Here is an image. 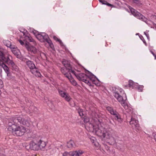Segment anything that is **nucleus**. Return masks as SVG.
Masks as SVG:
<instances>
[{
  "label": "nucleus",
  "mask_w": 156,
  "mask_h": 156,
  "mask_svg": "<svg viewBox=\"0 0 156 156\" xmlns=\"http://www.w3.org/2000/svg\"><path fill=\"white\" fill-rule=\"evenodd\" d=\"M2 66L5 72L7 73V76L9 77L10 76V73H9V68L5 64H2Z\"/></svg>",
  "instance_id": "nucleus-20"
},
{
  "label": "nucleus",
  "mask_w": 156,
  "mask_h": 156,
  "mask_svg": "<svg viewBox=\"0 0 156 156\" xmlns=\"http://www.w3.org/2000/svg\"><path fill=\"white\" fill-rule=\"evenodd\" d=\"M71 72L72 73H73L75 75V74H76L75 73V72H74V71L73 70H71Z\"/></svg>",
  "instance_id": "nucleus-48"
},
{
  "label": "nucleus",
  "mask_w": 156,
  "mask_h": 156,
  "mask_svg": "<svg viewBox=\"0 0 156 156\" xmlns=\"http://www.w3.org/2000/svg\"><path fill=\"white\" fill-rule=\"evenodd\" d=\"M100 2H102L103 1H102L101 0H99Z\"/></svg>",
  "instance_id": "nucleus-52"
},
{
  "label": "nucleus",
  "mask_w": 156,
  "mask_h": 156,
  "mask_svg": "<svg viewBox=\"0 0 156 156\" xmlns=\"http://www.w3.org/2000/svg\"><path fill=\"white\" fill-rule=\"evenodd\" d=\"M144 34L147 36V37L148 38V36H147V34L145 33V32H144Z\"/></svg>",
  "instance_id": "nucleus-51"
},
{
  "label": "nucleus",
  "mask_w": 156,
  "mask_h": 156,
  "mask_svg": "<svg viewBox=\"0 0 156 156\" xmlns=\"http://www.w3.org/2000/svg\"><path fill=\"white\" fill-rule=\"evenodd\" d=\"M53 38L56 41H57V40L58 39L57 37L55 36H54L53 37Z\"/></svg>",
  "instance_id": "nucleus-41"
},
{
  "label": "nucleus",
  "mask_w": 156,
  "mask_h": 156,
  "mask_svg": "<svg viewBox=\"0 0 156 156\" xmlns=\"http://www.w3.org/2000/svg\"><path fill=\"white\" fill-rule=\"evenodd\" d=\"M41 76V75L40 73V76H39V77H40Z\"/></svg>",
  "instance_id": "nucleus-54"
},
{
  "label": "nucleus",
  "mask_w": 156,
  "mask_h": 156,
  "mask_svg": "<svg viewBox=\"0 0 156 156\" xmlns=\"http://www.w3.org/2000/svg\"><path fill=\"white\" fill-rule=\"evenodd\" d=\"M94 145L95 146H97V145H96V144H94Z\"/></svg>",
  "instance_id": "nucleus-55"
},
{
  "label": "nucleus",
  "mask_w": 156,
  "mask_h": 156,
  "mask_svg": "<svg viewBox=\"0 0 156 156\" xmlns=\"http://www.w3.org/2000/svg\"><path fill=\"white\" fill-rule=\"evenodd\" d=\"M77 79L80 81H83V79L87 78V76L85 74L81 73L79 74H75Z\"/></svg>",
  "instance_id": "nucleus-15"
},
{
  "label": "nucleus",
  "mask_w": 156,
  "mask_h": 156,
  "mask_svg": "<svg viewBox=\"0 0 156 156\" xmlns=\"http://www.w3.org/2000/svg\"><path fill=\"white\" fill-rule=\"evenodd\" d=\"M95 130L93 133H95L97 136L100 137L105 138L108 132L103 128H99L98 126L95 127Z\"/></svg>",
  "instance_id": "nucleus-5"
},
{
  "label": "nucleus",
  "mask_w": 156,
  "mask_h": 156,
  "mask_svg": "<svg viewBox=\"0 0 156 156\" xmlns=\"http://www.w3.org/2000/svg\"><path fill=\"white\" fill-rule=\"evenodd\" d=\"M61 71H62V73H63L64 72V69L63 68H61Z\"/></svg>",
  "instance_id": "nucleus-46"
},
{
  "label": "nucleus",
  "mask_w": 156,
  "mask_h": 156,
  "mask_svg": "<svg viewBox=\"0 0 156 156\" xmlns=\"http://www.w3.org/2000/svg\"><path fill=\"white\" fill-rule=\"evenodd\" d=\"M151 51V53H152V54L154 56L155 58H156V55L154 54L153 53V51Z\"/></svg>",
  "instance_id": "nucleus-47"
},
{
  "label": "nucleus",
  "mask_w": 156,
  "mask_h": 156,
  "mask_svg": "<svg viewBox=\"0 0 156 156\" xmlns=\"http://www.w3.org/2000/svg\"><path fill=\"white\" fill-rule=\"evenodd\" d=\"M110 113L111 114L114 115L115 116L118 113L116 111H114L113 110L111 112H110Z\"/></svg>",
  "instance_id": "nucleus-35"
},
{
  "label": "nucleus",
  "mask_w": 156,
  "mask_h": 156,
  "mask_svg": "<svg viewBox=\"0 0 156 156\" xmlns=\"http://www.w3.org/2000/svg\"><path fill=\"white\" fill-rule=\"evenodd\" d=\"M12 51L14 54L16 56L17 58L20 57V53L19 50L17 48H12Z\"/></svg>",
  "instance_id": "nucleus-16"
},
{
  "label": "nucleus",
  "mask_w": 156,
  "mask_h": 156,
  "mask_svg": "<svg viewBox=\"0 0 156 156\" xmlns=\"http://www.w3.org/2000/svg\"><path fill=\"white\" fill-rule=\"evenodd\" d=\"M103 2H101V3H102L103 4H106V3H107V2H106V1H103Z\"/></svg>",
  "instance_id": "nucleus-44"
},
{
  "label": "nucleus",
  "mask_w": 156,
  "mask_h": 156,
  "mask_svg": "<svg viewBox=\"0 0 156 156\" xmlns=\"http://www.w3.org/2000/svg\"><path fill=\"white\" fill-rule=\"evenodd\" d=\"M107 109L108 110L109 112L110 113V112H112V111L113 110V109L110 107H108L107 108Z\"/></svg>",
  "instance_id": "nucleus-38"
},
{
  "label": "nucleus",
  "mask_w": 156,
  "mask_h": 156,
  "mask_svg": "<svg viewBox=\"0 0 156 156\" xmlns=\"http://www.w3.org/2000/svg\"><path fill=\"white\" fill-rule=\"evenodd\" d=\"M41 39H43L44 40L47 42L51 48L52 49L54 48V45L52 43V41L50 39H49L48 35L45 33H42L41 34L40 33V41L41 42L44 41H42L41 40H41Z\"/></svg>",
  "instance_id": "nucleus-7"
},
{
  "label": "nucleus",
  "mask_w": 156,
  "mask_h": 156,
  "mask_svg": "<svg viewBox=\"0 0 156 156\" xmlns=\"http://www.w3.org/2000/svg\"><path fill=\"white\" fill-rule=\"evenodd\" d=\"M83 118L84 119L83 120H84V121L85 123H86V124L87 123H90L89 122V119L88 117H85V116H84L83 117Z\"/></svg>",
  "instance_id": "nucleus-29"
},
{
  "label": "nucleus",
  "mask_w": 156,
  "mask_h": 156,
  "mask_svg": "<svg viewBox=\"0 0 156 156\" xmlns=\"http://www.w3.org/2000/svg\"><path fill=\"white\" fill-rule=\"evenodd\" d=\"M102 149L105 152L108 151L109 150V148L108 147L105 145H104L103 147H102Z\"/></svg>",
  "instance_id": "nucleus-25"
},
{
  "label": "nucleus",
  "mask_w": 156,
  "mask_h": 156,
  "mask_svg": "<svg viewBox=\"0 0 156 156\" xmlns=\"http://www.w3.org/2000/svg\"><path fill=\"white\" fill-rule=\"evenodd\" d=\"M10 122L13 124H16L18 122L23 125L26 124V122L21 117H13L9 119V122Z\"/></svg>",
  "instance_id": "nucleus-8"
},
{
  "label": "nucleus",
  "mask_w": 156,
  "mask_h": 156,
  "mask_svg": "<svg viewBox=\"0 0 156 156\" xmlns=\"http://www.w3.org/2000/svg\"><path fill=\"white\" fill-rule=\"evenodd\" d=\"M11 57L6 51L0 50V61L5 62L11 66L13 68L16 66L13 62L10 59Z\"/></svg>",
  "instance_id": "nucleus-3"
},
{
  "label": "nucleus",
  "mask_w": 156,
  "mask_h": 156,
  "mask_svg": "<svg viewBox=\"0 0 156 156\" xmlns=\"http://www.w3.org/2000/svg\"><path fill=\"white\" fill-rule=\"evenodd\" d=\"M3 42L5 45L7 47H9L11 48H12V47H11V43L10 41L8 40H4Z\"/></svg>",
  "instance_id": "nucleus-23"
},
{
  "label": "nucleus",
  "mask_w": 156,
  "mask_h": 156,
  "mask_svg": "<svg viewBox=\"0 0 156 156\" xmlns=\"http://www.w3.org/2000/svg\"><path fill=\"white\" fill-rule=\"evenodd\" d=\"M133 1L134 3H136L138 5H140L142 4L140 0H133Z\"/></svg>",
  "instance_id": "nucleus-28"
},
{
  "label": "nucleus",
  "mask_w": 156,
  "mask_h": 156,
  "mask_svg": "<svg viewBox=\"0 0 156 156\" xmlns=\"http://www.w3.org/2000/svg\"><path fill=\"white\" fill-rule=\"evenodd\" d=\"M151 17H152V18L153 19L156 20V16L152 15L151 16Z\"/></svg>",
  "instance_id": "nucleus-43"
},
{
  "label": "nucleus",
  "mask_w": 156,
  "mask_h": 156,
  "mask_svg": "<svg viewBox=\"0 0 156 156\" xmlns=\"http://www.w3.org/2000/svg\"><path fill=\"white\" fill-rule=\"evenodd\" d=\"M133 81L132 80H129V86H132L133 84Z\"/></svg>",
  "instance_id": "nucleus-39"
},
{
  "label": "nucleus",
  "mask_w": 156,
  "mask_h": 156,
  "mask_svg": "<svg viewBox=\"0 0 156 156\" xmlns=\"http://www.w3.org/2000/svg\"><path fill=\"white\" fill-rule=\"evenodd\" d=\"M0 156H1L0 155Z\"/></svg>",
  "instance_id": "nucleus-56"
},
{
  "label": "nucleus",
  "mask_w": 156,
  "mask_h": 156,
  "mask_svg": "<svg viewBox=\"0 0 156 156\" xmlns=\"http://www.w3.org/2000/svg\"><path fill=\"white\" fill-rule=\"evenodd\" d=\"M70 81L72 83V84L74 86H76L77 85V83L75 80L73 79L72 78L70 80Z\"/></svg>",
  "instance_id": "nucleus-32"
},
{
  "label": "nucleus",
  "mask_w": 156,
  "mask_h": 156,
  "mask_svg": "<svg viewBox=\"0 0 156 156\" xmlns=\"http://www.w3.org/2000/svg\"><path fill=\"white\" fill-rule=\"evenodd\" d=\"M64 75L65 76L67 77L69 80H71L72 77L70 73H66L64 74Z\"/></svg>",
  "instance_id": "nucleus-26"
},
{
  "label": "nucleus",
  "mask_w": 156,
  "mask_h": 156,
  "mask_svg": "<svg viewBox=\"0 0 156 156\" xmlns=\"http://www.w3.org/2000/svg\"><path fill=\"white\" fill-rule=\"evenodd\" d=\"M68 62H69L68 61H67L65 60H64L62 62V63L64 65V66H65L66 65V64H67Z\"/></svg>",
  "instance_id": "nucleus-36"
},
{
  "label": "nucleus",
  "mask_w": 156,
  "mask_h": 156,
  "mask_svg": "<svg viewBox=\"0 0 156 156\" xmlns=\"http://www.w3.org/2000/svg\"><path fill=\"white\" fill-rule=\"evenodd\" d=\"M31 69V73L34 75L36 76L39 77V72H38V69L36 68L35 66V67L33 69Z\"/></svg>",
  "instance_id": "nucleus-17"
},
{
  "label": "nucleus",
  "mask_w": 156,
  "mask_h": 156,
  "mask_svg": "<svg viewBox=\"0 0 156 156\" xmlns=\"http://www.w3.org/2000/svg\"><path fill=\"white\" fill-rule=\"evenodd\" d=\"M109 122L111 124H112L113 126H115V122L112 119L109 120Z\"/></svg>",
  "instance_id": "nucleus-34"
},
{
  "label": "nucleus",
  "mask_w": 156,
  "mask_h": 156,
  "mask_svg": "<svg viewBox=\"0 0 156 156\" xmlns=\"http://www.w3.org/2000/svg\"><path fill=\"white\" fill-rule=\"evenodd\" d=\"M114 96L118 100V101L121 103L124 101L122 97L118 93H115Z\"/></svg>",
  "instance_id": "nucleus-18"
},
{
  "label": "nucleus",
  "mask_w": 156,
  "mask_h": 156,
  "mask_svg": "<svg viewBox=\"0 0 156 156\" xmlns=\"http://www.w3.org/2000/svg\"><path fill=\"white\" fill-rule=\"evenodd\" d=\"M69 152H65L63 154V156H68V155H69Z\"/></svg>",
  "instance_id": "nucleus-37"
},
{
  "label": "nucleus",
  "mask_w": 156,
  "mask_h": 156,
  "mask_svg": "<svg viewBox=\"0 0 156 156\" xmlns=\"http://www.w3.org/2000/svg\"><path fill=\"white\" fill-rule=\"evenodd\" d=\"M57 41H58L59 43L60 44H62V42L59 39L57 40Z\"/></svg>",
  "instance_id": "nucleus-40"
},
{
  "label": "nucleus",
  "mask_w": 156,
  "mask_h": 156,
  "mask_svg": "<svg viewBox=\"0 0 156 156\" xmlns=\"http://www.w3.org/2000/svg\"><path fill=\"white\" fill-rule=\"evenodd\" d=\"M25 43L21 40H19V41L20 44L23 46H24L28 51L35 53L36 52V49L32 45L29 43V41L33 42L34 44L36 43L34 41L33 39L31 37L28 36H26L25 37Z\"/></svg>",
  "instance_id": "nucleus-2"
},
{
  "label": "nucleus",
  "mask_w": 156,
  "mask_h": 156,
  "mask_svg": "<svg viewBox=\"0 0 156 156\" xmlns=\"http://www.w3.org/2000/svg\"><path fill=\"white\" fill-rule=\"evenodd\" d=\"M32 32L38 40L39 39V32L35 30L32 31Z\"/></svg>",
  "instance_id": "nucleus-24"
},
{
  "label": "nucleus",
  "mask_w": 156,
  "mask_h": 156,
  "mask_svg": "<svg viewBox=\"0 0 156 156\" xmlns=\"http://www.w3.org/2000/svg\"><path fill=\"white\" fill-rule=\"evenodd\" d=\"M88 72L89 73H90L91 76L92 75V76H94V75L93 74H92L89 71H88Z\"/></svg>",
  "instance_id": "nucleus-50"
},
{
  "label": "nucleus",
  "mask_w": 156,
  "mask_h": 156,
  "mask_svg": "<svg viewBox=\"0 0 156 156\" xmlns=\"http://www.w3.org/2000/svg\"><path fill=\"white\" fill-rule=\"evenodd\" d=\"M8 129L11 131L13 135L19 136L23 135L26 131L24 127L17 126L11 122H9Z\"/></svg>",
  "instance_id": "nucleus-1"
},
{
  "label": "nucleus",
  "mask_w": 156,
  "mask_h": 156,
  "mask_svg": "<svg viewBox=\"0 0 156 156\" xmlns=\"http://www.w3.org/2000/svg\"><path fill=\"white\" fill-rule=\"evenodd\" d=\"M122 106H123L124 108L126 109H127L128 108V106L125 103V101L121 103Z\"/></svg>",
  "instance_id": "nucleus-33"
},
{
  "label": "nucleus",
  "mask_w": 156,
  "mask_h": 156,
  "mask_svg": "<svg viewBox=\"0 0 156 156\" xmlns=\"http://www.w3.org/2000/svg\"><path fill=\"white\" fill-rule=\"evenodd\" d=\"M139 91L142 92L143 91V89H140V88H138Z\"/></svg>",
  "instance_id": "nucleus-45"
},
{
  "label": "nucleus",
  "mask_w": 156,
  "mask_h": 156,
  "mask_svg": "<svg viewBox=\"0 0 156 156\" xmlns=\"http://www.w3.org/2000/svg\"><path fill=\"white\" fill-rule=\"evenodd\" d=\"M27 65L30 69H33L35 67V65L30 60H27L26 61Z\"/></svg>",
  "instance_id": "nucleus-19"
},
{
  "label": "nucleus",
  "mask_w": 156,
  "mask_h": 156,
  "mask_svg": "<svg viewBox=\"0 0 156 156\" xmlns=\"http://www.w3.org/2000/svg\"><path fill=\"white\" fill-rule=\"evenodd\" d=\"M47 144V142L43 140H40V150L41 151H45L46 146Z\"/></svg>",
  "instance_id": "nucleus-11"
},
{
  "label": "nucleus",
  "mask_w": 156,
  "mask_h": 156,
  "mask_svg": "<svg viewBox=\"0 0 156 156\" xmlns=\"http://www.w3.org/2000/svg\"><path fill=\"white\" fill-rule=\"evenodd\" d=\"M65 66L66 67V69L69 70H71V67L69 62L67 64H66Z\"/></svg>",
  "instance_id": "nucleus-27"
},
{
  "label": "nucleus",
  "mask_w": 156,
  "mask_h": 156,
  "mask_svg": "<svg viewBox=\"0 0 156 156\" xmlns=\"http://www.w3.org/2000/svg\"><path fill=\"white\" fill-rule=\"evenodd\" d=\"M105 138L108 139V143L112 145H115L116 146L122 145V141L117 140L116 136H114L110 133H107Z\"/></svg>",
  "instance_id": "nucleus-4"
},
{
  "label": "nucleus",
  "mask_w": 156,
  "mask_h": 156,
  "mask_svg": "<svg viewBox=\"0 0 156 156\" xmlns=\"http://www.w3.org/2000/svg\"><path fill=\"white\" fill-rule=\"evenodd\" d=\"M154 140H155V141H156V134H155L154 135Z\"/></svg>",
  "instance_id": "nucleus-49"
},
{
  "label": "nucleus",
  "mask_w": 156,
  "mask_h": 156,
  "mask_svg": "<svg viewBox=\"0 0 156 156\" xmlns=\"http://www.w3.org/2000/svg\"><path fill=\"white\" fill-rule=\"evenodd\" d=\"M83 153L81 150L69 152V155L71 156H80Z\"/></svg>",
  "instance_id": "nucleus-13"
},
{
  "label": "nucleus",
  "mask_w": 156,
  "mask_h": 156,
  "mask_svg": "<svg viewBox=\"0 0 156 156\" xmlns=\"http://www.w3.org/2000/svg\"><path fill=\"white\" fill-rule=\"evenodd\" d=\"M131 13L135 17L147 23V18L140 13L132 8H129Z\"/></svg>",
  "instance_id": "nucleus-6"
},
{
  "label": "nucleus",
  "mask_w": 156,
  "mask_h": 156,
  "mask_svg": "<svg viewBox=\"0 0 156 156\" xmlns=\"http://www.w3.org/2000/svg\"><path fill=\"white\" fill-rule=\"evenodd\" d=\"M95 127L93 124L90 123H87L85 126V128L88 131L93 132L94 131Z\"/></svg>",
  "instance_id": "nucleus-10"
},
{
  "label": "nucleus",
  "mask_w": 156,
  "mask_h": 156,
  "mask_svg": "<svg viewBox=\"0 0 156 156\" xmlns=\"http://www.w3.org/2000/svg\"><path fill=\"white\" fill-rule=\"evenodd\" d=\"M59 92L61 96L67 101H69L71 99L68 94L61 90H59Z\"/></svg>",
  "instance_id": "nucleus-9"
},
{
  "label": "nucleus",
  "mask_w": 156,
  "mask_h": 156,
  "mask_svg": "<svg viewBox=\"0 0 156 156\" xmlns=\"http://www.w3.org/2000/svg\"><path fill=\"white\" fill-rule=\"evenodd\" d=\"M115 119L117 120L120 123H121L122 122V120L121 118L119 113L117 114L115 116Z\"/></svg>",
  "instance_id": "nucleus-22"
},
{
  "label": "nucleus",
  "mask_w": 156,
  "mask_h": 156,
  "mask_svg": "<svg viewBox=\"0 0 156 156\" xmlns=\"http://www.w3.org/2000/svg\"><path fill=\"white\" fill-rule=\"evenodd\" d=\"M93 140V141L92 142H93V143H94V140Z\"/></svg>",
  "instance_id": "nucleus-53"
},
{
  "label": "nucleus",
  "mask_w": 156,
  "mask_h": 156,
  "mask_svg": "<svg viewBox=\"0 0 156 156\" xmlns=\"http://www.w3.org/2000/svg\"><path fill=\"white\" fill-rule=\"evenodd\" d=\"M82 81L86 83H87L88 85L90 86L91 85L89 81L87 79V78H85V79H83V81Z\"/></svg>",
  "instance_id": "nucleus-31"
},
{
  "label": "nucleus",
  "mask_w": 156,
  "mask_h": 156,
  "mask_svg": "<svg viewBox=\"0 0 156 156\" xmlns=\"http://www.w3.org/2000/svg\"><path fill=\"white\" fill-rule=\"evenodd\" d=\"M130 124L132 125L133 127H134L137 129L139 127L138 121L132 118H131V121H130Z\"/></svg>",
  "instance_id": "nucleus-12"
},
{
  "label": "nucleus",
  "mask_w": 156,
  "mask_h": 156,
  "mask_svg": "<svg viewBox=\"0 0 156 156\" xmlns=\"http://www.w3.org/2000/svg\"><path fill=\"white\" fill-rule=\"evenodd\" d=\"M106 4L108 6H113V5H112L110 4L107 2Z\"/></svg>",
  "instance_id": "nucleus-42"
},
{
  "label": "nucleus",
  "mask_w": 156,
  "mask_h": 156,
  "mask_svg": "<svg viewBox=\"0 0 156 156\" xmlns=\"http://www.w3.org/2000/svg\"><path fill=\"white\" fill-rule=\"evenodd\" d=\"M30 149L33 150H38L39 148V145L38 144L32 142L30 144Z\"/></svg>",
  "instance_id": "nucleus-14"
},
{
  "label": "nucleus",
  "mask_w": 156,
  "mask_h": 156,
  "mask_svg": "<svg viewBox=\"0 0 156 156\" xmlns=\"http://www.w3.org/2000/svg\"><path fill=\"white\" fill-rule=\"evenodd\" d=\"M78 113L80 116L82 117L83 116V110L82 109H80L78 111Z\"/></svg>",
  "instance_id": "nucleus-30"
},
{
  "label": "nucleus",
  "mask_w": 156,
  "mask_h": 156,
  "mask_svg": "<svg viewBox=\"0 0 156 156\" xmlns=\"http://www.w3.org/2000/svg\"><path fill=\"white\" fill-rule=\"evenodd\" d=\"M75 143L72 140L69 141L67 143V147L68 148H71L74 147Z\"/></svg>",
  "instance_id": "nucleus-21"
}]
</instances>
